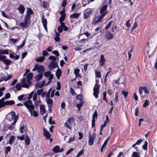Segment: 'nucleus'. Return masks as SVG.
<instances>
[{
    "label": "nucleus",
    "mask_w": 157,
    "mask_h": 157,
    "mask_svg": "<svg viewBox=\"0 0 157 157\" xmlns=\"http://www.w3.org/2000/svg\"><path fill=\"white\" fill-rule=\"evenodd\" d=\"M32 103L31 100H28L24 102L23 104L26 108L28 109L31 115H32L33 113V116L35 117H36L38 116V114L34 110V106L32 104Z\"/></svg>",
    "instance_id": "nucleus-1"
},
{
    "label": "nucleus",
    "mask_w": 157,
    "mask_h": 157,
    "mask_svg": "<svg viewBox=\"0 0 157 157\" xmlns=\"http://www.w3.org/2000/svg\"><path fill=\"white\" fill-rule=\"evenodd\" d=\"M96 83L95 84L94 87L93 88V95L96 98L98 97V94H99V85L97 84L98 82L96 80Z\"/></svg>",
    "instance_id": "nucleus-2"
},
{
    "label": "nucleus",
    "mask_w": 157,
    "mask_h": 157,
    "mask_svg": "<svg viewBox=\"0 0 157 157\" xmlns=\"http://www.w3.org/2000/svg\"><path fill=\"white\" fill-rule=\"evenodd\" d=\"M95 134L93 133L90 135V138L88 140V143L89 145H92L94 143V141L95 137Z\"/></svg>",
    "instance_id": "nucleus-3"
},
{
    "label": "nucleus",
    "mask_w": 157,
    "mask_h": 157,
    "mask_svg": "<svg viewBox=\"0 0 157 157\" xmlns=\"http://www.w3.org/2000/svg\"><path fill=\"white\" fill-rule=\"evenodd\" d=\"M105 37L108 40L112 39L113 37V35L109 31H106L105 33Z\"/></svg>",
    "instance_id": "nucleus-4"
},
{
    "label": "nucleus",
    "mask_w": 157,
    "mask_h": 157,
    "mask_svg": "<svg viewBox=\"0 0 157 157\" xmlns=\"http://www.w3.org/2000/svg\"><path fill=\"white\" fill-rule=\"evenodd\" d=\"M57 66V64L56 62L54 61H51L50 64L48 65V67L49 69L52 71L54 68H56Z\"/></svg>",
    "instance_id": "nucleus-5"
},
{
    "label": "nucleus",
    "mask_w": 157,
    "mask_h": 157,
    "mask_svg": "<svg viewBox=\"0 0 157 157\" xmlns=\"http://www.w3.org/2000/svg\"><path fill=\"white\" fill-rule=\"evenodd\" d=\"M107 12H104L103 14H101V15L98 17V19L94 21V23L96 24H97L99 23H100L101 22L102 19L103 18L104 16L106 14Z\"/></svg>",
    "instance_id": "nucleus-6"
},
{
    "label": "nucleus",
    "mask_w": 157,
    "mask_h": 157,
    "mask_svg": "<svg viewBox=\"0 0 157 157\" xmlns=\"http://www.w3.org/2000/svg\"><path fill=\"white\" fill-rule=\"evenodd\" d=\"M17 10L20 13L23 14L25 11V8L23 5H21L17 7Z\"/></svg>",
    "instance_id": "nucleus-7"
},
{
    "label": "nucleus",
    "mask_w": 157,
    "mask_h": 157,
    "mask_svg": "<svg viewBox=\"0 0 157 157\" xmlns=\"http://www.w3.org/2000/svg\"><path fill=\"white\" fill-rule=\"evenodd\" d=\"M43 135L45 136L47 139H48L51 136V135L49 132L45 129H43Z\"/></svg>",
    "instance_id": "nucleus-8"
},
{
    "label": "nucleus",
    "mask_w": 157,
    "mask_h": 157,
    "mask_svg": "<svg viewBox=\"0 0 157 157\" xmlns=\"http://www.w3.org/2000/svg\"><path fill=\"white\" fill-rule=\"evenodd\" d=\"M105 61V59L104 57V55H101V56L100 59L99 61L100 65V66H103Z\"/></svg>",
    "instance_id": "nucleus-9"
},
{
    "label": "nucleus",
    "mask_w": 157,
    "mask_h": 157,
    "mask_svg": "<svg viewBox=\"0 0 157 157\" xmlns=\"http://www.w3.org/2000/svg\"><path fill=\"white\" fill-rule=\"evenodd\" d=\"M107 6L106 5H105L103 6L100 9V13L101 14H102L104 13V12H106V11H105L107 9Z\"/></svg>",
    "instance_id": "nucleus-10"
},
{
    "label": "nucleus",
    "mask_w": 157,
    "mask_h": 157,
    "mask_svg": "<svg viewBox=\"0 0 157 157\" xmlns=\"http://www.w3.org/2000/svg\"><path fill=\"white\" fill-rule=\"evenodd\" d=\"M4 104H2L4 105V107L5 105H11L14 104L15 103L14 101L13 100H8L5 102Z\"/></svg>",
    "instance_id": "nucleus-11"
},
{
    "label": "nucleus",
    "mask_w": 157,
    "mask_h": 157,
    "mask_svg": "<svg viewBox=\"0 0 157 157\" xmlns=\"http://www.w3.org/2000/svg\"><path fill=\"white\" fill-rule=\"evenodd\" d=\"M55 33V36L54 37V40L56 41L59 42L60 40V38H59V33L57 32L56 31Z\"/></svg>",
    "instance_id": "nucleus-12"
},
{
    "label": "nucleus",
    "mask_w": 157,
    "mask_h": 157,
    "mask_svg": "<svg viewBox=\"0 0 157 157\" xmlns=\"http://www.w3.org/2000/svg\"><path fill=\"white\" fill-rule=\"evenodd\" d=\"M44 71V68L42 65H38V72L39 73L43 72Z\"/></svg>",
    "instance_id": "nucleus-13"
},
{
    "label": "nucleus",
    "mask_w": 157,
    "mask_h": 157,
    "mask_svg": "<svg viewBox=\"0 0 157 157\" xmlns=\"http://www.w3.org/2000/svg\"><path fill=\"white\" fill-rule=\"evenodd\" d=\"M80 15L79 13H75L71 14L70 17L71 18H78Z\"/></svg>",
    "instance_id": "nucleus-14"
},
{
    "label": "nucleus",
    "mask_w": 157,
    "mask_h": 157,
    "mask_svg": "<svg viewBox=\"0 0 157 157\" xmlns=\"http://www.w3.org/2000/svg\"><path fill=\"white\" fill-rule=\"evenodd\" d=\"M40 113L41 115H43L45 113V110L44 105H40Z\"/></svg>",
    "instance_id": "nucleus-15"
},
{
    "label": "nucleus",
    "mask_w": 157,
    "mask_h": 157,
    "mask_svg": "<svg viewBox=\"0 0 157 157\" xmlns=\"http://www.w3.org/2000/svg\"><path fill=\"white\" fill-rule=\"evenodd\" d=\"M41 21L43 25H47V19L45 18L44 16H42Z\"/></svg>",
    "instance_id": "nucleus-16"
},
{
    "label": "nucleus",
    "mask_w": 157,
    "mask_h": 157,
    "mask_svg": "<svg viewBox=\"0 0 157 157\" xmlns=\"http://www.w3.org/2000/svg\"><path fill=\"white\" fill-rule=\"evenodd\" d=\"M30 140L29 137L28 135H27L25 140V144L27 145H28L29 144Z\"/></svg>",
    "instance_id": "nucleus-17"
},
{
    "label": "nucleus",
    "mask_w": 157,
    "mask_h": 157,
    "mask_svg": "<svg viewBox=\"0 0 157 157\" xmlns=\"http://www.w3.org/2000/svg\"><path fill=\"white\" fill-rule=\"evenodd\" d=\"M42 74H40L38 75H36L35 76L34 78L36 79V80L37 81H39L42 78Z\"/></svg>",
    "instance_id": "nucleus-18"
},
{
    "label": "nucleus",
    "mask_w": 157,
    "mask_h": 157,
    "mask_svg": "<svg viewBox=\"0 0 157 157\" xmlns=\"http://www.w3.org/2000/svg\"><path fill=\"white\" fill-rule=\"evenodd\" d=\"M11 61L10 59H5L3 62L6 66H9L10 64Z\"/></svg>",
    "instance_id": "nucleus-19"
},
{
    "label": "nucleus",
    "mask_w": 157,
    "mask_h": 157,
    "mask_svg": "<svg viewBox=\"0 0 157 157\" xmlns=\"http://www.w3.org/2000/svg\"><path fill=\"white\" fill-rule=\"evenodd\" d=\"M9 52L7 50H0V55L8 54Z\"/></svg>",
    "instance_id": "nucleus-20"
},
{
    "label": "nucleus",
    "mask_w": 157,
    "mask_h": 157,
    "mask_svg": "<svg viewBox=\"0 0 157 157\" xmlns=\"http://www.w3.org/2000/svg\"><path fill=\"white\" fill-rule=\"evenodd\" d=\"M140 152L134 151L132 153L131 157H140Z\"/></svg>",
    "instance_id": "nucleus-21"
},
{
    "label": "nucleus",
    "mask_w": 157,
    "mask_h": 157,
    "mask_svg": "<svg viewBox=\"0 0 157 157\" xmlns=\"http://www.w3.org/2000/svg\"><path fill=\"white\" fill-rule=\"evenodd\" d=\"M15 136H12L10 137L9 140V143L11 145L12 144L13 142L15 139Z\"/></svg>",
    "instance_id": "nucleus-22"
},
{
    "label": "nucleus",
    "mask_w": 157,
    "mask_h": 157,
    "mask_svg": "<svg viewBox=\"0 0 157 157\" xmlns=\"http://www.w3.org/2000/svg\"><path fill=\"white\" fill-rule=\"evenodd\" d=\"M12 75H9L7 78L5 77H2V79L3 81V80L5 81H6L8 80L11 79L12 78Z\"/></svg>",
    "instance_id": "nucleus-23"
},
{
    "label": "nucleus",
    "mask_w": 157,
    "mask_h": 157,
    "mask_svg": "<svg viewBox=\"0 0 157 157\" xmlns=\"http://www.w3.org/2000/svg\"><path fill=\"white\" fill-rule=\"evenodd\" d=\"M30 20V16L27 15H26L25 16V23H26L27 24L29 23Z\"/></svg>",
    "instance_id": "nucleus-24"
},
{
    "label": "nucleus",
    "mask_w": 157,
    "mask_h": 157,
    "mask_svg": "<svg viewBox=\"0 0 157 157\" xmlns=\"http://www.w3.org/2000/svg\"><path fill=\"white\" fill-rule=\"evenodd\" d=\"M45 57L44 56H42L36 59V61L37 62H42L45 59Z\"/></svg>",
    "instance_id": "nucleus-25"
},
{
    "label": "nucleus",
    "mask_w": 157,
    "mask_h": 157,
    "mask_svg": "<svg viewBox=\"0 0 157 157\" xmlns=\"http://www.w3.org/2000/svg\"><path fill=\"white\" fill-rule=\"evenodd\" d=\"M27 12L26 15L30 16L33 13L32 10L30 8H28L27 9Z\"/></svg>",
    "instance_id": "nucleus-26"
},
{
    "label": "nucleus",
    "mask_w": 157,
    "mask_h": 157,
    "mask_svg": "<svg viewBox=\"0 0 157 157\" xmlns=\"http://www.w3.org/2000/svg\"><path fill=\"white\" fill-rule=\"evenodd\" d=\"M61 70L57 71L56 73V75L57 79H59L61 75Z\"/></svg>",
    "instance_id": "nucleus-27"
},
{
    "label": "nucleus",
    "mask_w": 157,
    "mask_h": 157,
    "mask_svg": "<svg viewBox=\"0 0 157 157\" xmlns=\"http://www.w3.org/2000/svg\"><path fill=\"white\" fill-rule=\"evenodd\" d=\"M80 101V103L78 104L77 105V106L79 110H80L81 109V108L83 106L84 104V102L82 100H81Z\"/></svg>",
    "instance_id": "nucleus-28"
},
{
    "label": "nucleus",
    "mask_w": 157,
    "mask_h": 157,
    "mask_svg": "<svg viewBox=\"0 0 157 157\" xmlns=\"http://www.w3.org/2000/svg\"><path fill=\"white\" fill-rule=\"evenodd\" d=\"M147 145L148 143L147 141H146L145 142L144 144L143 145L142 147L143 149L144 150H147Z\"/></svg>",
    "instance_id": "nucleus-29"
},
{
    "label": "nucleus",
    "mask_w": 157,
    "mask_h": 157,
    "mask_svg": "<svg viewBox=\"0 0 157 157\" xmlns=\"http://www.w3.org/2000/svg\"><path fill=\"white\" fill-rule=\"evenodd\" d=\"M47 104L48 105L52 106L53 104V101L52 99L49 98L46 100Z\"/></svg>",
    "instance_id": "nucleus-30"
},
{
    "label": "nucleus",
    "mask_w": 157,
    "mask_h": 157,
    "mask_svg": "<svg viewBox=\"0 0 157 157\" xmlns=\"http://www.w3.org/2000/svg\"><path fill=\"white\" fill-rule=\"evenodd\" d=\"M19 25L21 28H25L27 27L28 24L25 21L24 22H21Z\"/></svg>",
    "instance_id": "nucleus-31"
},
{
    "label": "nucleus",
    "mask_w": 157,
    "mask_h": 157,
    "mask_svg": "<svg viewBox=\"0 0 157 157\" xmlns=\"http://www.w3.org/2000/svg\"><path fill=\"white\" fill-rule=\"evenodd\" d=\"M59 146H56L53 148V151L54 152H59Z\"/></svg>",
    "instance_id": "nucleus-32"
},
{
    "label": "nucleus",
    "mask_w": 157,
    "mask_h": 157,
    "mask_svg": "<svg viewBox=\"0 0 157 157\" xmlns=\"http://www.w3.org/2000/svg\"><path fill=\"white\" fill-rule=\"evenodd\" d=\"M107 95L106 91H105L103 93V100L105 101L107 103H108L106 98Z\"/></svg>",
    "instance_id": "nucleus-33"
},
{
    "label": "nucleus",
    "mask_w": 157,
    "mask_h": 157,
    "mask_svg": "<svg viewBox=\"0 0 157 157\" xmlns=\"http://www.w3.org/2000/svg\"><path fill=\"white\" fill-rule=\"evenodd\" d=\"M110 138V136H109L106 139L105 141L103 144L102 145V146L105 147V146L107 144L108 141H109V139Z\"/></svg>",
    "instance_id": "nucleus-34"
},
{
    "label": "nucleus",
    "mask_w": 157,
    "mask_h": 157,
    "mask_svg": "<svg viewBox=\"0 0 157 157\" xmlns=\"http://www.w3.org/2000/svg\"><path fill=\"white\" fill-rule=\"evenodd\" d=\"M33 74L32 73H30L28 74L27 76V79L28 80H31L32 79L33 77Z\"/></svg>",
    "instance_id": "nucleus-35"
},
{
    "label": "nucleus",
    "mask_w": 157,
    "mask_h": 157,
    "mask_svg": "<svg viewBox=\"0 0 157 157\" xmlns=\"http://www.w3.org/2000/svg\"><path fill=\"white\" fill-rule=\"evenodd\" d=\"M149 104V101L148 100H146L143 105V107L144 108H146L147 106Z\"/></svg>",
    "instance_id": "nucleus-36"
},
{
    "label": "nucleus",
    "mask_w": 157,
    "mask_h": 157,
    "mask_svg": "<svg viewBox=\"0 0 157 157\" xmlns=\"http://www.w3.org/2000/svg\"><path fill=\"white\" fill-rule=\"evenodd\" d=\"M13 88H16L18 90H20L21 88V83H17L15 87H13Z\"/></svg>",
    "instance_id": "nucleus-37"
},
{
    "label": "nucleus",
    "mask_w": 157,
    "mask_h": 157,
    "mask_svg": "<svg viewBox=\"0 0 157 157\" xmlns=\"http://www.w3.org/2000/svg\"><path fill=\"white\" fill-rule=\"evenodd\" d=\"M89 3V0H82V4L83 6H85L87 4Z\"/></svg>",
    "instance_id": "nucleus-38"
},
{
    "label": "nucleus",
    "mask_w": 157,
    "mask_h": 157,
    "mask_svg": "<svg viewBox=\"0 0 157 157\" xmlns=\"http://www.w3.org/2000/svg\"><path fill=\"white\" fill-rule=\"evenodd\" d=\"M74 121L73 118L71 117L68 119L67 122L70 124H71Z\"/></svg>",
    "instance_id": "nucleus-39"
},
{
    "label": "nucleus",
    "mask_w": 157,
    "mask_h": 157,
    "mask_svg": "<svg viewBox=\"0 0 157 157\" xmlns=\"http://www.w3.org/2000/svg\"><path fill=\"white\" fill-rule=\"evenodd\" d=\"M65 17H66L65 13H64L63 14H61L60 17L59 18V21H60V20L62 21H63L65 19Z\"/></svg>",
    "instance_id": "nucleus-40"
},
{
    "label": "nucleus",
    "mask_w": 157,
    "mask_h": 157,
    "mask_svg": "<svg viewBox=\"0 0 157 157\" xmlns=\"http://www.w3.org/2000/svg\"><path fill=\"white\" fill-rule=\"evenodd\" d=\"M6 58V56L5 55H0V60L3 62L5 59Z\"/></svg>",
    "instance_id": "nucleus-41"
},
{
    "label": "nucleus",
    "mask_w": 157,
    "mask_h": 157,
    "mask_svg": "<svg viewBox=\"0 0 157 157\" xmlns=\"http://www.w3.org/2000/svg\"><path fill=\"white\" fill-rule=\"evenodd\" d=\"M113 22V21H109L107 25L105 27V30H107L111 26L112 23Z\"/></svg>",
    "instance_id": "nucleus-42"
},
{
    "label": "nucleus",
    "mask_w": 157,
    "mask_h": 157,
    "mask_svg": "<svg viewBox=\"0 0 157 157\" xmlns=\"http://www.w3.org/2000/svg\"><path fill=\"white\" fill-rule=\"evenodd\" d=\"M25 44V40H24L23 42L22 43V44L21 45L18 46L17 47V51H18L19 49L22 48L24 46Z\"/></svg>",
    "instance_id": "nucleus-43"
},
{
    "label": "nucleus",
    "mask_w": 157,
    "mask_h": 157,
    "mask_svg": "<svg viewBox=\"0 0 157 157\" xmlns=\"http://www.w3.org/2000/svg\"><path fill=\"white\" fill-rule=\"evenodd\" d=\"M75 136H74L73 137H70L69 140L67 142L68 143H70L72 142H73L75 140Z\"/></svg>",
    "instance_id": "nucleus-44"
},
{
    "label": "nucleus",
    "mask_w": 157,
    "mask_h": 157,
    "mask_svg": "<svg viewBox=\"0 0 157 157\" xmlns=\"http://www.w3.org/2000/svg\"><path fill=\"white\" fill-rule=\"evenodd\" d=\"M96 76L98 78H101V73L100 72H99L98 71H96L95 72Z\"/></svg>",
    "instance_id": "nucleus-45"
},
{
    "label": "nucleus",
    "mask_w": 157,
    "mask_h": 157,
    "mask_svg": "<svg viewBox=\"0 0 157 157\" xmlns=\"http://www.w3.org/2000/svg\"><path fill=\"white\" fill-rule=\"evenodd\" d=\"M51 74V72L50 71H48L44 72V75L46 77H48Z\"/></svg>",
    "instance_id": "nucleus-46"
},
{
    "label": "nucleus",
    "mask_w": 157,
    "mask_h": 157,
    "mask_svg": "<svg viewBox=\"0 0 157 157\" xmlns=\"http://www.w3.org/2000/svg\"><path fill=\"white\" fill-rule=\"evenodd\" d=\"M111 69H112V68H109L108 69V70H109V71L107 73V74H106L105 78V79H104V81H105V82L106 81V78H107V76H108V74L109 73H110L111 72Z\"/></svg>",
    "instance_id": "nucleus-47"
},
{
    "label": "nucleus",
    "mask_w": 157,
    "mask_h": 157,
    "mask_svg": "<svg viewBox=\"0 0 157 157\" xmlns=\"http://www.w3.org/2000/svg\"><path fill=\"white\" fill-rule=\"evenodd\" d=\"M143 141V140L142 139H139V140H137V141L135 143L136 145H140L141 143Z\"/></svg>",
    "instance_id": "nucleus-48"
},
{
    "label": "nucleus",
    "mask_w": 157,
    "mask_h": 157,
    "mask_svg": "<svg viewBox=\"0 0 157 157\" xmlns=\"http://www.w3.org/2000/svg\"><path fill=\"white\" fill-rule=\"evenodd\" d=\"M143 90H144V92L146 94H148L149 93V92L148 91L146 87L144 86L142 87Z\"/></svg>",
    "instance_id": "nucleus-49"
},
{
    "label": "nucleus",
    "mask_w": 157,
    "mask_h": 157,
    "mask_svg": "<svg viewBox=\"0 0 157 157\" xmlns=\"http://www.w3.org/2000/svg\"><path fill=\"white\" fill-rule=\"evenodd\" d=\"M52 53L55 55L56 57H58L59 56V52L57 50H54L52 52Z\"/></svg>",
    "instance_id": "nucleus-50"
},
{
    "label": "nucleus",
    "mask_w": 157,
    "mask_h": 157,
    "mask_svg": "<svg viewBox=\"0 0 157 157\" xmlns=\"http://www.w3.org/2000/svg\"><path fill=\"white\" fill-rule=\"evenodd\" d=\"M98 117L97 112V110H96L94 114L92 115V118H97Z\"/></svg>",
    "instance_id": "nucleus-51"
},
{
    "label": "nucleus",
    "mask_w": 157,
    "mask_h": 157,
    "mask_svg": "<svg viewBox=\"0 0 157 157\" xmlns=\"http://www.w3.org/2000/svg\"><path fill=\"white\" fill-rule=\"evenodd\" d=\"M52 89L50 88L48 91V92L46 95V98L47 99H49V98H50V92L51 90H52Z\"/></svg>",
    "instance_id": "nucleus-52"
},
{
    "label": "nucleus",
    "mask_w": 157,
    "mask_h": 157,
    "mask_svg": "<svg viewBox=\"0 0 157 157\" xmlns=\"http://www.w3.org/2000/svg\"><path fill=\"white\" fill-rule=\"evenodd\" d=\"M57 86L56 87V89L57 90H59L61 89V84L59 82H58L57 83Z\"/></svg>",
    "instance_id": "nucleus-53"
},
{
    "label": "nucleus",
    "mask_w": 157,
    "mask_h": 157,
    "mask_svg": "<svg viewBox=\"0 0 157 157\" xmlns=\"http://www.w3.org/2000/svg\"><path fill=\"white\" fill-rule=\"evenodd\" d=\"M48 59L52 60L54 61H56V58L53 56H49L48 58Z\"/></svg>",
    "instance_id": "nucleus-54"
},
{
    "label": "nucleus",
    "mask_w": 157,
    "mask_h": 157,
    "mask_svg": "<svg viewBox=\"0 0 157 157\" xmlns=\"http://www.w3.org/2000/svg\"><path fill=\"white\" fill-rule=\"evenodd\" d=\"M10 97V93H7L5 95V98L6 99H9Z\"/></svg>",
    "instance_id": "nucleus-55"
},
{
    "label": "nucleus",
    "mask_w": 157,
    "mask_h": 157,
    "mask_svg": "<svg viewBox=\"0 0 157 157\" xmlns=\"http://www.w3.org/2000/svg\"><path fill=\"white\" fill-rule=\"evenodd\" d=\"M96 118H93L92 121V127L93 128L94 127L95 125V122L96 121Z\"/></svg>",
    "instance_id": "nucleus-56"
},
{
    "label": "nucleus",
    "mask_w": 157,
    "mask_h": 157,
    "mask_svg": "<svg viewBox=\"0 0 157 157\" xmlns=\"http://www.w3.org/2000/svg\"><path fill=\"white\" fill-rule=\"evenodd\" d=\"M21 86H22L23 87L28 88L29 87V84L27 83H24L22 84Z\"/></svg>",
    "instance_id": "nucleus-57"
},
{
    "label": "nucleus",
    "mask_w": 157,
    "mask_h": 157,
    "mask_svg": "<svg viewBox=\"0 0 157 157\" xmlns=\"http://www.w3.org/2000/svg\"><path fill=\"white\" fill-rule=\"evenodd\" d=\"M57 30L59 33H61L63 31V28L59 26L58 27Z\"/></svg>",
    "instance_id": "nucleus-58"
},
{
    "label": "nucleus",
    "mask_w": 157,
    "mask_h": 157,
    "mask_svg": "<svg viewBox=\"0 0 157 157\" xmlns=\"http://www.w3.org/2000/svg\"><path fill=\"white\" fill-rule=\"evenodd\" d=\"M36 88H40L42 87L43 86H42V85L41 84V83H38L36 84Z\"/></svg>",
    "instance_id": "nucleus-59"
},
{
    "label": "nucleus",
    "mask_w": 157,
    "mask_h": 157,
    "mask_svg": "<svg viewBox=\"0 0 157 157\" xmlns=\"http://www.w3.org/2000/svg\"><path fill=\"white\" fill-rule=\"evenodd\" d=\"M83 17L85 19H87L90 18V16L89 15H87L86 13H84L83 14Z\"/></svg>",
    "instance_id": "nucleus-60"
},
{
    "label": "nucleus",
    "mask_w": 157,
    "mask_h": 157,
    "mask_svg": "<svg viewBox=\"0 0 157 157\" xmlns=\"http://www.w3.org/2000/svg\"><path fill=\"white\" fill-rule=\"evenodd\" d=\"M67 3V2L66 1V0H63V1L62 4V6L64 8H64L66 5Z\"/></svg>",
    "instance_id": "nucleus-61"
},
{
    "label": "nucleus",
    "mask_w": 157,
    "mask_h": 157,
    "mask_svg": "<svg viewBox=\"0 0 157 157\" xmlns=\"http://www.w3.org/2000/svg\"><path fill=\"white\" fill-rule=\"evenodd\" d=\"M25 128V126L24 125L21 126V127H20L19 130L20 132L21 133H22L23 132V130Z\"/></svg>",
    "instance_id": "nucleus-62"
},
{
    "label": "nucleus",
    "mask_w": 157,
    "mask_h": 157,
    "mask_svg": "<svg viewBox=\"0 0 157 157\" xmlns=\"http://www.w3.org/2000/svg\"><path fill=\"white\" fill-rule=\"evenodd\" d=\"M37 99V94L36 93H35L33 96V101H35Z\"/></svg>",
    "instance_id": "nucleus-63"
},
{
    "label": "nucleus",
    "mask_w": 157,
    "mask_h": 157,
    "mask_svg": "<svg viewBox=\"0 0 157 157\" xmlns=\"http://www.w3.org/2000/svg\"><path fill=\"white\" fill-rule=\"evenodd\" d=\"M43 91V89H40L38 90L37 91V94L38 95H39L41 94Z\"/></svg>",
    "instance_id": "nucleus-64"
}]
</instances>
